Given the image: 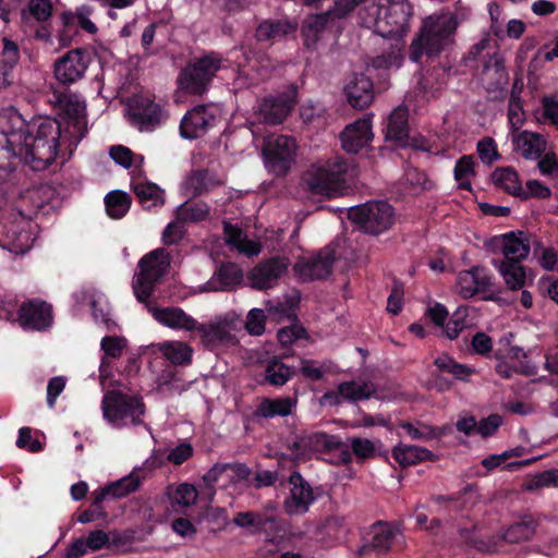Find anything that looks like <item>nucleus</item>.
<instances>
[{"mask_svg":"<svg viewBox=\"0 0 558 558\" xmlns=\"http://www.w3.org/2000/svg\"><path fill=\"white\" fill-rule=\"evenodd\" d=\"M350 13V8L343 0H335L333 7L326 12L307 15L301 25L304 46L310 50L316 49L322 34L327 28H332L336 21L347 17Z\"/></svg>","mask_w":558,"mask_h":558,"instance_id":"9d476101","label":"nucleus"},{"mask_svg":"<svg viewBox=\"0 0 558 558\" xmlns=\"http://www.w3.org/2000/svg\"><path fill=\"white\" fill-rule=\"evenodd\" d=\"M105 206L110 218L121 219L131 207V197L125 192L112 191L106 195Z\"/></svg>","mask_w":558,"mask_h":558,"instance_id":"a18cd8bd","label":"nucleus"},{"mask_svg":"<svg viewBox=\"0 0 558 558\" xmlns=\"http://www.w3.org/2000/svg\"><path fill=\"white\" fill-rule=\"evenodd\" d=\"M272 518L255 511L238 512L232 522L239 527L248 529L252 535L260 534L267 530L268 524L272 523Z\"/></svg>","mask_w":558,"mask_h":558,"instance_id":"4c0bfd02","label":"nucleus"},{"mask_svg":"<svg viewBox=\"0 0 558 558\" xmlns=\"http://www.w3.org/2000/svg\"><path fill=\"white\" fill-rule=\"evenodd\" d=\"M294 374L295 369L293 367L288 366L276 356L270 359L265 367V380L270 386H283Z\"/></svg>","mask_w":558,"mask_h":558,"instance_id":"a19ab883","label":"nucleus"},{"mask_svg":"<svg viewBox=\"0 0 558 558\" xmlns=\"http://www.w3.org/2000/svg\"><path fill=\"white\" fill-rule=\"evenodd\" d=\"M93 12L94 9L87 4H82L76 8L75 12H72V16L74 17V22L77 24V27L92 35L98 32V27L89 19Z\"/></svg>","mask_w":558,"mask_h":558,"instance_id":"13d9d810","label":"nucleus"},{"mask_svg":"<svg viewBox=\"0 0 558 558\" xmlns=\"http://www.w3.org/2000/svg\"><path fill=\"white\" fill-rule=\"evenodd\" d=\"M126 345V340L117 336H105L101 339L100 348L105 353V356L101 359L99 371L101 374L106 373L108 368H110V362L107 357L118 359L121 356L123 349Z\"/></svg>","mask_w":558,"mask_h":558,"instance_id":"49530a36","label":"nucleus"},{"mask_svg":"<svg viewBox=\"0 0 558 558\" xmlns=\"http://www.w3.org/2000/svg\"><path fill=\"white\" fill-rule=\"evenodd\" d=\"M306 329L300 325H291L278 330L277 338L281 345L288 347L294 341L305 338Z\"/></svg>","mask_w":558,"mask_h":558,"instance_id":"69168bd1","label":"nucleus"},{"mask_svg":"<svg viewBox=\"0 0 558 558\" xmlns=\"http://www.w3.org/2000/svg\"><path fill=\"white\" fill-rule=\"evenodd\" d=\"M141 485V477L136 472H132L129 475L111 482L108 485L99 487L93 492V504L98 505L109 499H120L126 497L131 493L138 489Z\"/></svg>","mask_w":558,"mask_h":558,"instance_id":"393cba45","label":"nucleus"},{"mask_svg":"<svg viewBox=\"0 0 558 558\" xmlns=\"http://www.w3.org/2000/svg\"><path fill=\"white\" fill-rule=\"evenodd\" d=\"M527 192L522 190V193L519 195L521 199H527L530 197L546 199L551 196L550 189L538 180H529L526 181Z\"/></svg>","mask_w":558,"mask_h":558,"instance_id":"338daca9","label":"nucleus"},{"mask_svg":"<svg viewBox=\"0 0 558 558\" xmlns=\"http://www.w3.org/2000/svg\"><path fill=\"white\" fill-rule=\"evenodd\" d=\"M338 390L342 399L348 401H360L369 399L375 390L371 389L368 384L359 385L354 380L342 381L338 385Z\"/></svg>","mask_w":558,"mask_h":558,"instance_id":"09e8293b","label":"nucleus"},{"mask_svg":"<svg viewBox=\"0 0 558 558\" xmlns=\"http://www.w3.org/2000/svg\"><path fill=\"white\" fill-rule=\"evenodd\" d=\"M196 326L194 331L198 332L202 343L207 349L211 350L219 345H233L238 342L226 319L210 323L196 322Z\"/></svg>","mask_w":558,"mask_h":558,"instance_id":"412c9836","label":"nucleus"},{"mask_svg":"<svg viewBox=\"0 0 558 558\" xmlns=\"http://www.w3.org/2000/svg\"><path fill=\"white\" fill-rule=\"evenodd\" d=\"M541 524L538 514L524 512L519 519L510 524L502 533L501 538L508 544H520L530 542Z\"/></svg>","mask_w":558,"mask_h":558,"instance_id":"a878e982","label":"nucleus"},{"mask_svg":"<svg viewBox=\"0 0 558 558\" xmlns=\"http://www.w3.org/2000/svg\"><path fill=\"white\" fill-rule=\"evenodd\" d=\"M17 323L24 330L45 331L53 323L52 305L38 298L27 300L17 308Z\"/></svg>","mask_w":558,"mask_h":558,"instance_id":"dca6fc26","label":"nucleus"},{"mask_svg":"<svg viewBox=\"0 0 558 558\" xmlns=\"http://www.w3.org/2000/svg\"><path fill=\"white\" fill-rule=\"evenodd\" d=\"M354 174L352 163L341 157L330 158L325 166L305 172L302 184L312 195L333 197L341 194Z\"/></svg>","mask_w":558,"mask_h":558,"instance_id":"20e7f679","label":"nucleus"},{"mask_svg":"<svg viewBox=\"0 0 558 558\" xmlns=\"http://www.w3.org/2000/svg\"><path fill=\"white\" fill-rule=\"evenodd\" d=\"M400 525L393 521L377 520L362 536V544L356 550V555L363 558L369 554L377 557L387 556L402 537Z\"/></svg>","mask_w":558,"mask_h":558,"instance_id":"1a4fd4ad","label":"nucleus"},{"mask_svg":"<svg viewBox=\"0 0 558 558\" xmlns=\"http://www.w3.org/2000/svg\"><path fill=\"white\" fill-rule=\"evenodd\" d=\"M166 248H156L144 255L138 262V272L134 276L132 288L140 303H147L156 284L165 276L170 265Z\"/></svg>","mask_w":558,"mask_h":558,"instance_id":"0eeeda50","label":"nucleus"},{"mask_svg":"<svg viewBox=\"0 0 558 558\" xmlns=\"http://www.w3.org/2000/svg\"><path fill=\"white\" fill-rule=\"evenodd\" d=\"M384 131L386 141L395 143L398 147L407 144L410 134L408 109L396 108L390 113Z\"/></svg>","mask_w":558,"mask_h":558,"instance_id":"c756f323","label":"nucleus"},{"mask_svg":"<svg viewBox=\"0 0 558 558\" xmlns=\"http://www.w3.org/2000/svg\"><path fill=\"white\" fill-rule=\"evenodd\" d=\"M305 444L308 452H330L342 447V441L337 435H329L324 432H314L305 436Z\"/></svg>","mask_w":558,"mask_h":558,"instance_id":"c03bdc74","label":"nucleus"},{"mask_svg":"<svg viewBox=\"0 0 558 558\" xmlns=\"http://www.w3.org/2000/svg\"><path fill=\"white\" fill-rule=\"evenodd\" d=\"M220 52L206 51L192 62L187 63L178 75L179 87L190 95L205 94L217 73L223 66Z\"/></svg>","mask_w":558,"mask_h":558,"instance_id":"39448f33","label":"nucleus"},{"mask_svg":"<svg viewBox=\"0 0 558 558\" xmlns=\"http://www.w3.org/2000/svg\"><path fill=\"white\" fill-rule=\"evenodd\" d=\"M498 54V48L493 45V40L489 35L484 36L478 43L474 44L466 56L465 61H474L483 58L484 62L490 59L492 56Z\"/></svg>","mask_w":558,"mask_h":558,"instance_id":"864d4df0","label":"nucleus"},{"mask_svg":"<svg viewBox=\"0 0 558 558\" xmlns=\"http://www.w3.org/2000/svg\"><path fill=\"white\" fill-rule=\"evenodd\" d=\"M86 134L85 118L76 110L73 114L68 112L64 129L60 121L49 117H39L31 122L21 119V125L5 132L0 142V151L9 160L0 165V183L13 179L21 161L34 171L46 170L59 153L68 151L69 156L72 155Z\"/></svg>","mask_w":558,"mask_h":558,"instance_id":"f257e3e1","label":"nucleus"},{"mask_svg":"<svg viewBox=\"0 0 558 558\" xmlns=\"http://www.w3.org/2000/svg\"><path fill=\"white\" fill-rule=\"evenodd\" d=\"M295 31V26L289 21L265 20L255 31L257 41H268L282 38Z\"/></svg>","mask_w":558,"mask_h":558,"instance_id":"c9c22d12","label":"nucleus"},{"mask_svg":"<svg viewBox=\"0 0 558 558\" xmlns=\"http://www.w3.org/2000/svg\"><path fill=\"white\" fill-rule=\"evenodd\" d=\"M266 315L262 308H252L246 316L245 328L252 336H260L265 331Z\"/></svg>","mask_w":558,"mask_h":558,"instance_id":"052dcab7","label":"nucleus"},{"mask_svg":"<svg viewBox=\"0 0 558 558\" xmlns=\"http://www.w3.org/2000/svg\"><path fill=\"white\" fill-rule=\"evenodd\" d=\"M110 157L120 166L129 169L134 162V153L126 146L113 145L110 147Z\"/></svg>","mask_w":558,"mask_h":558,"instance_id":"774afa93","label":"nucleus"},{"mask_svg":"<svg viewBox=\"0 0 558 558\" xmlns=\"http://www.w3.org/2000/svg\"><path fill=\"white\" fill-rule=\"evenodd\" d=\"M493 183L508 194L519 197L522 185L518 172L510 167H498L492 173Z\"/></svg>","mask_w":558,"mask_h":558,"instance_id":"ea45409f","label":"nucleus"},{"mask_svg":"<svg viewBox=\"0 0 558 558\" xmlns=\"http://www.w3.org/2000/svg\"><path fill=\"white\" fill-rule=\"evenodd\" d=\"M401 63L402 56L400 51L390 48L389 50L384 51L381 54L371 59V62L366 66V73L373 76L376 74V72H378V88L386 89L389 80V69L391 66L399 68Z\"/></svg>","mask_w":558,"mask_h":558,"instance_id":"cd10ccee","label":"nucleus"},{"mask_svg":"<svg viewBox=\"0 0 558 558\" xmlns=\"http://www.w3.org/2000/svg\"><path fill=\"white\" fill-rule=\"evenodd\" d=\"M131 189L144 209L159 207L165 204L163 190H161L158 184L148 181L146 178L142 179L132 177Z\"/></svg>","mask_w":558,"mask_h":558,"instance_id":"c85d7f7f","label":"nucleus"},{"mask_svg":"<svg viewBox=\"0 0 558 558\" xmlns=\"http://www.w3.org/2000/svg\"><path fill=\"white\" fill-rule=\"evenodd\" d=\"M475 489V484H468L461 490L451 495H434L432 496V501L436 505L445 506L446 508H450L454 511H461L465 507L463 501L464 496L474 492Z\"/></svg>","mask_w":558,"mask_h":558,"instance_id":"3c124183","label":"nucleus"},{"mask_svg":"<svg viewBox=\"0 0 558 558\" xmlns=\"http://www.w3.org/2000/svg\"><path fill=\"white\" fill-rule=\"evenodd\" d=\"M62 28L59 32V41L62 46H69L78 35L77 24L74 22L72 12L65 11L61 14Z\"/></svg>","mask_w":558,"mask_h":558,"instance_id":"4d7b16f0","label":"nucleus"},{"mask_svg":"<svg viewBox=\"0 0 558 558\" xmlns=\"http://www.w3.org/2000/svg\"><path fill=\"white\" fill-rule=\"evenodd\" d=\"M20 60V47L19 45L9 39L3 38V48L0 58V68L8 70L13 73V69L16 66Z\"/></svg>","mask_w":558,"mask_h":558,"instance_id":"6e6d98bb","label":"nucleus"},{"mask_svg":"<svg viewBox=\"0 0 558 558\" xmlns=\"http://www.w3.org/2000/svg\"><path fill=\"white\" fill-rule=\"evenodd\" d=\"M413 5L409 0H376L360 11L362 25L384 38L402 37L410 29Z\"/></svg>","mask_w":558,"mask_h":558,"instance_id":"7ed1b4c3","label":"nucleus"},{"mask_svg":"<svg viewBox=\"0 0 558 558\" xmlns=\"http://www.w3.org/2000/svg\"><path fill=\"white\" fill-rule=\"evenodd\" d=\"M219 120L218 108L211 104L196 105L187 110L181 119L179 131L184 140L201 138L213 129Z\"/></svg>","mask_w":558,"mask_h":558,"instance_id":"ddd939ff","label":"nucleus"},{"mask_svg":"<svg viewBox=\"0 0 558 558\" xmlns=\"http://www.w3.org/2000/svg\"><path fill=\"white\" fill-rule=\"evenodd\" d=\"M336 262V252L326 246L306 257H301L294 264V271L304 281L325 280L331 274Z\"/></svg>","mask_w":558,"mask_h":558,"instance_id":"2eb2a0df","label":"nucleus"},{"mask_svg":"<svg viewBox=\"0 0 558 558\" xmlns=\"http://www.w3.org/2000/svg\"><path fill=\"white\" fill-rule=\"evenodd\" d=\"M469 308L461 305L452 313L451 317L446 322L444 332L450 340L457 339L460 333L469 327L468 323Z\"/></svg>","mask_w":558,"mask_h":558,"instance_id":"8fccbe9b","label":"nucleus"},{"mask_svg":"<svg viewBox=\"0 0 558 558\" xmlns=\"http://www.w3.org/2000/svg\"><path fill=\"white\" fill-rule=\"evenodd\" d=\"M348 102L359 110L367 108L374 100L375 85L367 73H353L344 87Z\"/></svg>","mask_w":558,"mask_h":558,"instance_id":"6ab92c4d","label":"nucleus"},{"mask_svg":"<svg viewBox=\"0 0 558 558\" xmlns=\"http://www.w3.org/2000/svg\"><path fill=\"white\" fill-rule=\"evenodd\" d=\"M90 62L89 49L85 47L71 49L54 61V77L64 86L75 84L84 77Z\"/></svg>","mask_w":558,"mask_h":558,"instance_id":"f8f14e48","label":"nucleus"},{"mask_svg":"<svg viewBox=\"0 0 558 558\" xmlns=\"http://www.w3.org/2000/svg\"><path fill=\"white\" fill-rule=\"evenodd\" d=\"M523 232L519 231L518 234L513 231L502 234L493 240V245L496 250L502 253V258H497L499 262H518L522 263L530 253V242L527 239L522 238Z\"/></svg>","mask_w":558,"mask_h":558,"instance_id":"b1692460","label":"nucleus"},{"mask_svg":"<svg viewBox=\"0 0 558 558\" xmlns=\"http://www.w3.org/2000/svg\"><path fill=\"white\" fill-rule=\"evenodd\" d=\"M351 449L353 454L359 460L372 459L375 457H381L385 460H388V451L384 452L377 451L375 444L366 438L361 437H352L350 438Z\"/></svg>","mask_w":558,"mask_h":558,"instance_id":"603ef678","label":"nucleus"},{"mask_svg":"<svg viewBox=\"0 0 558 558\" xmlns=\"http://www.w3.org/2000/svg\"><path fill=\"white\" fill-rule=\"evenodd\" d=\"M373 140L372 120L363 117L347 125L340 134L342 148L348 154H357Z\"/></svg>","mask_w":558,"mask_h":558,"instance_id":"aec40b11","label":"nucleus"},{"mask_svg":"<svg viewBox=\"0 0 558 558\" xmlns=\"http://www.w3.org/2000/svg\"><path fill=\"white\" fill-rule=\"evenodd\" d=\"M288 269L284 258L271 257L256 265L250 272L252 288L265 290L270 288Z\"/></svg>","mask_w":558,"mask_h":558,"instance_id":"4be33fe9","label":"nucleus"},{"mask_svg":"<svg viewBox=\"0 0 558 558\" xmlns=\"http://www.w3.org/2000/svg\"><path fill=\"white\" fill-rule=\"evenodd\" d=\"M347 216L359 230L371 235H379L392 227L396 214L387 201H369L350 207Z\"/></svg>","mask_w":558,"mask_h":558,"instance_id":"6e6552de","label":"nucleus"},{"mask_svg":"<svg viewBox=\"0 0 558 558\" xmlns=\"http://www.w3.org/2000/svg\"><path fill=\"white\" fill-rule=\"evenodd\" d=\"M154 318L171 329L194 331L196 319L186 314L181 307H161L154 311Z\"/></svg>","mask_w":558,"mask_h":558,"instance_id":"2f4dec72","label":"nucleus"},{"mask_svg":"<svg viewBox=\"0 0 558 558\" xmlns=\"http://www.w3.org/2000/svg\"><path fill=\"white\" fill-rule=\"evenodd\" d=\"M515 145L525 159L535 160L545 153L547 142L539 133L522 131L515 140Z\"/></svg>","mask_w":558,"mask_h":558,"instance_id":"72a5a7b5","label":"nucleus"},{"mask_svg":"<svg viewBox=\"0 0 558 558\" xmlns=\"http://www.w3.org/2000/svg\"><path fill=\"white\" fill-rule=\"evenodd\" d=\"M434 365L440 373L450 374L454 379L468 383L475 374V368L466 364L458 363L448 353H442L434 360Z\"/></svg>","mask_w":558,"mask_h":558,"instance_id":"e433bc0d","label":"nucleus"},{"mask_svg":"<svg viewBox=\"0 0 558 558\" xmlns=\"http://www.w3.org/2000/svg\"><path fill=\"white\" fill-rule=\"evenodd\" d=\"M171 504L182 508L191 507L197 499V490L194 485L182 483L169 495Z\"/></svg>","mask_w":558,"mask_h":558,"instance_id":"5fc2aeb1","label":"nucleus"},{"mask_svg":"<svg viewBox=\"0 0 558 558\" xmlns=\"http://www.w3.org/2000/svg\"><path fill=\"white\" fill-rule=\"evenodd\" d=\"M29 14L38 22H46L52 14V0H29Z\"/></svg>","mask_w":558,"mask_h":558,"instance_id":"0e129e2a","label":"nucleus"},{"mask_svg":"<svg viewBox=\"0 0 558 558\" xmlns=\"http://www.w3.org/2000/svg\"><path fill=\"white\" fill-rule=\"evenodd\" d=\"M391 457L401 466L407 468L422 462L437 461L438 457L430 450L415 445L399 444L392 448Z\"/></svg>","mask_w":558,"mask_h":558,"instance_id":"7c9ffc66","label":"nucleus"},{"mask_svg":"<svg viewBox=\"0 0 558 558\" xmlns=\"http://www.w3.org/2000/svg\"><path fill=\"white\" fill-rule=\"evenodd\" d=\"M185 232L184 223L177 219L166 226L161 241L165 245L178 244L184 238Z\"/></svg>","mask_w":558,"mask_h":558,"instance_id":"680f3d73","label":"nucleus"},{"mask_svg":"<svg viewBox=\"0 0 558 558\" xmlns=\"http://www.w3.org/2000/svg\"><path fill=\"white\" fill-rule=\"evenodd\" d=\"M101 410L105 420L113 425H126L130 421L132 425L140 426L144 424L143 416L146 413V405L141 396L112 389L104 395Z\"/></svg>","mask_w":558,"mask_h":558,"instance_id":"423d86ee","label":"nucleus"},{"mask_svg":"<svg viewBox=\"0 0 558 558\" xmlns=\"http://www.w3.org/2000/svg\"><path fill=\"white\" fill-rule=\"evenodd\" d=\"M209 206L205 202H185L175 211V217L183 223L201 222L208 218Z\"/></svg>","mask_w":558,"mask_h":558,"instance_id":"37998d69","label":"nucleus"},{"mask_svg":"<svg viewBox=\"0 0 558 558\" xmlns=\"http://www.w3.org/2000/svg\"><path fill=\"white\" fill-rule=\"evenodd\" d=\"M294 402L290 398H264L255 410V416L271 418L288 416L292 413Z\"/></svg>","mask_w":558,"mask_h":558,"instance_id":"58836bf2","label":"nucleus"},{"mask_svg":"<svg viewBox=\"0 0 558 558\" xmlns=\"http://www.w3.org/2000/svg\"><path fill=\"white\" fill-rule=\"evenodd\" d=\"M242 268L231 262L221 263L206 282L207 291H232L243 281Z\"/></svg>","mask_w":558,"mask_h":558,"instance_id":"bb28decb","label":"nucleus"},{"mask_svg":"<svg viewBox=\"0 0 558 558\" xmlns=\"http://www.w3.org/2000/svg\"><path fill=\"white\" fill-rule=\"evenodd\" d=\"M132 125L142 132H151L159 128L165 117L161 106L148 96L134 95L128 104Z\"/></svg>","mask_w":558,"mask_h":558,"instance_id":"4468645a","label":"nucleus"},{"mask_svg":"<svg viewBox=\"0 0 558 558\" xmlns=\"http://www.w3.org/2000/svg\"><path fill=\"white\" fill-rule=\"evenodd\" d=\"M457 28L458 19L452 13L426 17L409 46V59L432 66L437 80L450 76L456 65Z\"/></svg>","mask_w":558,"mask_h":558,"instance_id":"f03ea898","label":"nucleus"},{"mask_svg":"<svg viewBox=\"0 0 558 558\" xmlns=\"http://www.w3.org/2000/svg\"><path fill=\"white\" fill-rule=\"evenodd\" d=\"M400 427L405 430L413 440H428L438 437L437 428L434 426L422 425V428H417L410 422H402Z\"/></svg>","mask_w":558,"mask_h":558,"instance_id":"e2e57ef3","label":"nucleus"},{"mask_svg":"<svg viewBox=\"0 0 558 558\" xmlns=\"http://www.w3.org/2000/svg\"><path fill=\"white\" fill-rule=\"evenodd\" d=\"M189 186L193 197L202 196L210 189V180L207 170H196L189 179Z\"/></svg>","mask_w":558,"mask_h":558,"instance_id":"bf43d9fd","label":"nucleus"},{"mask_svg":"<svg viewBox=\"0 0 558 558\" xmlns=\"http://www.w3.org/2000/svg\"><path fill=\"white\" fill-rule=\"evenodd\" d=\"M483 75L488 92H502L509 82V74L499 54L492 56L484 62Z\"/></svg>","mask_w":558,"mask_h":558,"instance_id":"473e14b6","label":"nucleus"},{"mask_svg":"<svg viewBox=\"0 0 558 558\" xmlns=\"http://www.w3.org/2000/svg\"><path fill=\"white\" fill-rule=\"evenodd\" d=\"M492 264L498 269L507 287L511 290H519L525 286V267L518 262H499L493 258Z\"/></svg>","mask_w":558,"mask_h":558,"instance_id":"f704fd0d","label":"nucleus"},{"mask_svg":"<svg viewBox=\"0 0 558 558\" xmlns=\"http://www.w3.org/2000/svg\"><path fill=\"white\" fill-rule=\"evenodd\" d=\"M265 167L276 175H286L295 162L296 142L292 136L278 135L263 148Z\"/></svg>","mask_w":558,"mask_h":558,"instance_id":"9b49d317","label":"nucleus"},{"mask_svg":"<svg viewBox=\"0 0 558 558\" xmlns=\"http://www.w3.org/2000/svg\"><path fill=\"white\" fill-rule=\"evenodd\" d=\"M288 483L290 484V494L283 501L286 513L289 515L304 514L316 499L313 488L298 471L290 474Z\"/></svg>","mask_w":558,"mask_h":558,"instance_id":"a211bd4d","label":"nucleus"},{"mask_svg":"<svg viewBox=\"0 0 558 558\" xmlns=\"http://www.w3.org/2000/svg\"><path fill=\"white\" fill-rule=\"evenodd\" d=\"M298 87L291 85L278 96L265 97L259 106L263 121L269 125H278L289 116L296 104Z\"/></svg>","mask_w":558,"mask_h":558,"instance_id":"f3484780","label":"nucleus"},{"mask_svg":"<svg viewBox=\"0 0 558 558\" xmlns=\"http://www.w3.org/2000/svg\"><path fill=\"white\" fill-rule=\"evenodd\" d=\"M457 284L459 294L463 299H471L477 294L489 291L492 277L484 267L474 266L471 269L459 272Z\"/></svg>","mask_w":558,"mask_h":558,"instance_id":"5701e85b","label":"nucleus"},{"mask_svg":"<svg viewBox=\"0 0 558 558\" xmlns=\"http://www.w3.org/2000/svg\"><path fill=\"white\" fill-rule=\"evenodd\" d=\"M160 351L173 365H189L192 362L193 349L184 342H165L160 345Z\"/></svg>","mask_w":558,"mask_h":558,"instance_id":"79ce46f5","label":"nucleus"},{"mask_svg":"<svg viewBox=\"0 0 558 558\" xmlns=\"http://www.w3.org/2000/svg\"><path fill=\"white\" fill-rule=\"evenodd\" d=\"M475 174V163L473 157L470 155H463L460 157L454 165L453 177L459 182V189L464 191H471L472 184L469 180L470 175Z\"/></svg>","mask_w":558,"mask_h":558,"instance_id":"de8ad7c7","label":"nucleus"}]
</instances>
